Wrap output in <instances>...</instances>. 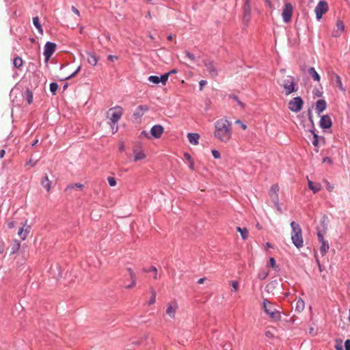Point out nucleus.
<instances>
[{"instance_id": "f257e3e1", "label": "nucleus", "mask_w": 350, "mask_h": 350, "mask_svg": "<svg viewBox=\"0 0 350 350\" xmlns=\"http://www.w3.org/2000/svg\"><path fill=\"white\" fill-rule=\"evenodd\" d=\"M214 136L219 142L227 143L232 137V125L226 118H221L215 123Z\"/></svg>"}, {"instance_id": "f03ea898", "label": "nucleus", "mask_w": 350, "mask_h": 350, "mask_svg": "<svg viewBox=\"0 0 350 350\" xmlns=\"http://www.w3.org/2000/svg\"><path fill=\"white\" fill-rule=\"evenodd\" d=\"M124 113V109L121 106L116 105L109 108L106 112V118L111 126L113 134H115L118 130V123L121 119Z\"/></svg>"}, {"instance_id": "7ed1b4c3", "label": "nucleus", "mask_w": 350, "mask_h": 350, "mask_svg": "<svg viewBox=\"0 0 350 350\" xmlns=\"http://www.w3.org/2000/svg\"><path fill=\"white\" fill-rule=\"evenodd\" d=\"M292 228L291 240L293 243L297 248L301 247L304 245V241L302 238V230L300 226L295 221L291 223Z\"/></svg>"}, {"instance_id": "20e7f679", "label": "nucleus", "mask_w": 350, "mask_h": 350, "mask_svg": "<svg viewBox=\"0 0 350 350\" xmlns=\"http://www.w3.org/2000/svg\"><path fill=\"white\" fill-rule=\"evenodd\" d=\"M263 309L265 312L267 314L271 319L275 321H280L281 315L280 311L267 299H264L263 300Z\"/></svg>"}, {"instance_id": "39448f33", "label": "nucleus", "mask_w": 350, "mask_h": 350, "mask_svg": "<svg viewBox=\"0 0 350 350\" xmlns=\"http://www.w3.org/2000/svg\"><path fill=\"white\" fill-rule=\"evenodd\" d=\"M281 85L283 87L286 96L296 91L294 79L291 76H287L281 83Z\"/></svg>"}, {"instance_id": "423d86ee", "label": "nucleus", "mask_w": 350, "mask_h": 350, "mask_svg": "<svg viewBox=\"0 0 350 350\" xmlns=\"http://www.w3.org/2000/svg\"><path fill=\"white\" fill-rule=\"evenodd\" d=\"M293 9L294 8L290 2L284 3L282 12V16L284 23H289L291 21Z\"/></svg>"}, {"instance_id": "0eeeda50", "label": "nucleus", "mask_w": 350, "mask_h": 350, "mask_svg": "<svg viewBox=\"0 0 350 350\" xmlns=\"http://www.w3.org/2000/svg\"><path fill=\"white\" fill-rule=\"evenodd\" d=\"M304 105L302 98L299 96L295 97L288 102V109L295 113L301 111Z\"/></svg>"}, {"instance_id": "6e6552de", "label": "nucleus", "mask_w": 350, "mask_h": 350, "mask_svg": "<svg viewBox=\"0 0 350 350\" xmlns=\"http://www.w3.org/2000/svg\"><path fill=\"white\" fill-rule=\"evenodd\" d=\"M327 11V3L325 1H319L314 9L317 18L320 20L322 18L323 14H325Z\"/></svg>"}, {"instance_id": "1a4fd4ad", "label": "nucleus", "mask_w": 350, "mask_h": 350, "mask_svg": "<svg viewBox=\"0 0 350 350\" xmlns=\"http://www.w3.org/2000/svg\"><path fill=\"white\" fill-rule=\"evenodd\" d=\"M56 44L51 42H47L44 47V55L45 57V61L47 62L51 55L53 54V53L55 51L56 49Z\"/></svg>"}, {"instance_id": "9d476101", "label": "nucleus", "mask_w": 350, "mask_h": 350, "mask_svg": "<svg viewBox=\"0 0 350 350\" xmlns=\"http://www.w3.org/2000/svg\"><path fill=\"white\" fill-rule=\"evenodd\" d=\"M178 308L176 301H172L169 303L166 308V314L172 319H174L176 317V310Z\"/></svg>"}, {"instance_id": "9b49d317", "label": "nucleus", "mask_w": 350, "mask_h": 350, "mask_svg": "<svg viewBox=\"0 0 350 350\" xmlns=\"http://www.w3.org/2000/svg\"><path fill=\"white\" fill-rule=\"evenodd\" d=\"M345 30V25L342 21L338 20L336 24V27L332 32V36L339 37Z\"/></svg>"}, {"instance_id": "f8f14e48", "label": "nucleus", "mask_w": 350, "mask_h": 350, "mask_svg": "<svg viewBox=\"0 0 350 350\" xmlns=\"http://www.w3.org/2000/svg\"><path fill=\"white\" fill-rule=\"evenodd\" d=\"M204 66H206L207 71L209 72V75L212 77H215L217 75V71L215 67L213 62L210 60L205 61Z\"/></svg>"}, {"instance_id": "ddd939ff", "label": "nucleus", "mask_w": 350, "mask_h": 350, "mask_svg": "<svg viewBox=\"0 0 350 350\" xmlns=\"http://www.w3.org/2000/svg\"><path fill=\"white\" fill-rule=\"evenodd\" d=\"M30 226L27 225L26 222L23 224V227L19 229L18 234L22 240H25L26 239L27 236L30 232Z\"/></svg>"}, {"instance_id": "4468645a", "label": "nucleus", "mask_w": 350, "mask_h": 350, "mask_svg": "<svg viewBox=\"0 0 350 350\" xmlns=\"http://www.w3.org/2000/svg\"><path fill=\"white\" fill-rule=\"evenodd\" d=\"M279 186L278 185H273L270 190V197L271 198L274 204H277L279 200L278 198Z\"/></svg>"}, {"instance_id": "2eb2a0df", "label": "nucleus", "mask_w": 350, "mask_h": 350, "mask_svg": "<svg viewBox=\"0 0 350 350\" xmlns=\"http://www.w3.org/2000/svg\"><path fill=\"white\" fill-rule=\"evenodd\" d=\"M150 133L155 138H159L163 133V127L161 125H154L152 127Z\"/></svg>"}, {"instance_id": "dca6fc26", "label": "nucleus", "mask_w": 350, "mask_h": 350, "mask_svg": "<svg viewBox=\"0 0 350 350\" xmlns=\"http://www.w3.org/2000/svg\"><path fill=\"white\" fill-rule=\"evenodd\" d=\"M320 126L323 129H329L332 126V121L330 118L325 115L323 116L320 120Z\"/></svg>"}, {"instance_id": "f3484780", "label": "nucleus", "mask_w": 350, "mask_h": 350, "mask_svg": "<svg viewBox=\"0 0 350 350\" xmlns=\"http://www.w3.org/2000/svg\"><path fill=\"white\" fill-rule=\"evenodd\" d=\"M187 137H188L189 142L191 144H193V145L198 144L200 135L198 133H188Z\"/></svg>"}, {"instance_id": "a211bd4d", "label": "nucleus", "mask_w": 350, "mask_h": 350, "mask_svg": "<svg viewBox=\"0 0 350 350\" xmlns=\"http://www.w3.org/2000/svg\"><path fill=\"white\" fill-rule=\"evenodd\" d=\"M327 104L326 102L323 100H318L316 104V111L317 113L323 112L326 108Z\"/></svg>"}, {"instance_id": "6ab92c4d", "label": "nucleus", "mask_w": 350, "mask_h": 350, "mask_svg": "<svg viewBox=\"0 0 350 350\" xmlns=\"http://www.w3.org/2000/svg\"><path fill=\"white\" fill-rule=\"evenodd\" d=\"M305 308V303L302 299L299 298L296 300L295 303V310L299 313L302 312Z\"/></svg>"}, {"instance_id": "aec40b11", "label": "nucleus", "mask_w": 350, "mask_h": 350, "mask_svg": "<svg viewBox=\"0 0 350 350\" xmlns=\"http://www.w3.org/2000/svg\"><path fill=\"white\" fill-rule=\"evenodd\" d=\"M308 187L314 193L319 191L321 189V186L319 183H314L311 180H308Z\"/></svg>"}, {"instance_id": "412c9836", "label": "nucleus", "mask_w": 350, "mask_h": 350, "mask_svg": "<svg viewBox=\"0 0 350 350\" xmlns=\"http://www.w3.org/2000/svg\"><path fill=\"white\" fill-rule=\"evenodd\" d=\"M33 24L35 26V27L37 29L38 31L40 34H43V29H42V25L40 23L38 16H35L33 18Z\"/></svg>"}, {"instance_id": "4be33fe9", "label": "nucleus", "mask_w": 350, "mask_h": 350, "mask_svg": "<svg viewBox=\"0 0 350 350\" xmlns=\"http://www.w3.org/2000/svg\"><path fill=\"white\" fill-rule=\"evenodd\" d=\"M41 185L49 191L51 189V181L49 179V177L46 174H45L42 180Z\"/></svg>"}, {"instance_id": "5701e85b", "label": "nucleus", "mask_w": 350, "mask_h": 350, "mask_svg": "<svg viewBox=\"0 0 350 350\" xmlns=\"http://www.w3.org/2000/svg\"><path fill=\"white\" fill-rule=\"evenodd\" d=\"M84 187V185L81 183H75V184H70L68 185L65 189L66 192H69L72 189H81Z\"/></svg>"}, {"instance_id": "b1692460", "label": "nucleus", "mask_w": 350, "mask_h": 350, "mask_svg": "<svg viewBox=\"0 0 350 350\" xmlns=\"http://www.w3.org/2000/svg\"><path fill=\"white\" fill-rule=\"evenodd\" d=\"M308 72L314 81H320V76L313 67L310 68Z\"/></svg>"}, {"instance_id": "393cba45", "label": "nucleus", "mask_w": 350, "mask_h": 350, "mask_svg": "<svg viewBox=\"0 0 350 350\" xmlns=\"http://www.w3.org/2000/svg\"><path fill=\"white\" fill-rule=\"evenodd\" d=\"M278 285V284L276 281H271L266 286V290L269 293H273Z\"/></svg>"}, {"instance_id": "a878e982", "label": "nucleus", "mask_w": 350, "mask_h": 350, "mask_svg": "<svg viewBox=\"0 0 350 350\" xmlns=\"http://www.w3.org/2000/svg\"><path fill=\"white\" fill-rule=\"evenodd\" d=\"M237 230L240 232L241 237L243 239L245 240L248 238V230L246 228H241V227H237Z\"/></svg>"}, {"instance_id": "bb28decb", "label": "nucleus", "mask_w": 350, "mask_h": 350, "mask_svg": "<svg viewBox=\"0 0 350 350\" xmlns=\"http://www.w3.org/2000/svg\"><path fill=\"white\" fill-rule=\"evenodd\" d=\"M134 160L135 161L144 159L146 157V154L143 151H137V150H134Z\"/></svg>"}, {"instance_id": "cd10ccee", "label": "nucleus", "mask_w": 350, "mask_h": 350, "mask_svg": "<svg viewBox=\"0 0 350 350\" xmlns=\"http://www.w3.org/2000/svg\"><path fill=\"white\" fill-rule=\"evenodd\" d=\"M23 64V61L21 57L16 56L13 59L14 67L20 68Z\"/></svg>"}, {"instance_id": "c85d7f7f", "label": "nucleus", "mask_w": 350, "mask_h": 350, "mask_svg": "<svg viewBox=\"0 0 350 350\" xmlns=\"http://www.w3.org/2000/svg\"><path fill=\"white\" fill-rule=\"evenodd\" d=\"M21 247V243L18 241L14 240L11 246V254L16 253Z\"/></svg>"}, {"instance_id": "c756f323", "label": "nucleus", "mask_w": 350, "mask_h": 350, "mask_svg": "<svg viewBox=\"0 0 350 350\" xmlns=\"http://www.w3.org/2000/svg\"><path fill=\"white\" fill-rule=\"evenodd\" d=\"M321 243V246L320 247V252L322 255H325L327 253V252L328 251L329 246L328 243L326 241H322Z\"/></svg>"}, {"instance_id": "7c9ffc66", "label": "nucleus", "mask_w": 350, "mask_h": 350, "mask_svg": "<svg viewBox=\"0 0 350 350\" xmlns=\"http://www.w3.org/2000/svg\"><path fill=\"white\" fill-rule=\"evenodd\" d=\"M148 110V107L146 105H139L136 109V113L138 116H142L144 113Z\"/></svg>"}, {"instance_id": "2f4dec72", "label": "nucleus", "mask_w": 350, "mask_h": 350, "mask_svg": "<svg viewBox=\"0 0 350 350\" xmlns=\"http://www.w3.org/2000/svg\"><path fill=\"white\" fill-rule=\"evenodd\" d=\"M334 77L335 81L336 83V85L338 87V88L341 91L345 92V89L343 87V85H342V81H341V78L338 75H334Z\"/></svg>"}, {"instance_id": "473e14b6", "label": "nucleus", "mask_w": 350, "mask_h": 350, "mask_svg": "<svg viewBox=\"0 0 350 350\" xmlns=\"http://www.w3.org/2000/svg\"><path fill=\"white\" fill-rule=\"evenodd\" d=\"M26 100L29 105H31L33 102V92L29 89H27L25 92Z\"/></svg>"}, {"instance_id": "72a5a7b5", "label": "nucleus", "mask_w": 350, "mask_h": 350, "mask_svg": "<svg viewBox=\"0 0 350 350\" xmlns=\"http://www.w3.org/2000/svg\"><path fill=\"white\" fill-rule=\"evenodd\" d=\"M50 91L52 93L53 95H55L57 90L58 89V84L55 82H53L50 83Z\"/></svg>"}, {"instance_id": "f704fd0d", "label": "nucleus", "mask_w": 350, "mask_h": 350, "mask_svg": "<svg viewBox=\"0 0 350 350\" xmlns=\"http://www.w3.org/2000/svg\"><path fill=\"white\" fill-rule=\"evenodd\" d=\"M144 272L154 271V274L153 275V278H154V280H157L158 279L157 269L155 267L152 266L150 268V269H144Z\"/></svg>"}, {"instance_id": "c9c22d12", "label": "nucleus", "mask_w": 350, "mask_h": 350, "mask_svg": "<svg viewBox=\"0 0 350 350\" xmlns=\"http://www.w3.org/2000/svg\"><path fill=\"white\" fill-rule=\"evenodd\" d=\"M148 81L154 84H158L159 83H161L160 77L158 76H150L148 77Z\"/></svg>"}, {"instance_id": "e433bc0d", "label": "nucleus", "mask_w": 350, "mask_h": 350, "mask_svg": "<svg viewBox=\"0 0 350 350\" xmlns=\"http://www.w3.org/2000/svg\"><path fill=\"white\" fill-rule=\"evenodd\" d=\"M169 76H170V73H165L160 77V81L163 85H165V83L169 78Z\"/></svg>"}, {"instance_id": "4c0bfd02", "label": "nucleus", "mask_w": 350, "mask_h": 350, "mask_svg": "<svg viewBox=\"0 0 350 350\" xmlns=\"http://www.w3.org/2000/svg\"><path fill=\"white\" fill-rule=\"evenodd\" d=\"M151 293H152V295H151V297L150 299V301H148V304L149 305H152V304H154L155 301H156V293H155V291L153 289H152Z\"/></svg>"}, {"instance_id": "58836bf2", "label": "nucleus", "mask_w": 350, "mask_h": 350, "mask_svg": "<svg viewBox=\"0 0 350 350\" xmlns=\"http://www.w3.org/2000/svg\"><path fill=\"white\" fill-rule=\"evenodd\" d=\"M80 69H81V66H79V67L76 69V70H75V72H73L71 75H70L69 76H68V77H65V78H64V79H62L61 80H62V81H64V80L69 79H70V78L73 77H74V76H75V75H76V74H77V73L80 70Z\"/></svg>"}, {"instance_id": "ea45409f", "label": "nucleus", "mask_w": 350, "mask_h": 350, "mask_svg": "<svg viewBox=\"0 0 350 350\" xmlns=\"http://www.w3.org/2000/svg\"><path fill=\"white\" fill-rule=\"evenodd\" d=\"M107 180L111 187H114L116 185V180L113 177H108Z\"/></svg>"}, {"instance_id": "a19ab883", "label": "nucleus", "mask_w": 350, "mask_h": 350, "mask_svg": "<svg viewBox=\"0 0 350 350\" xmlns=\"http://www.w3.org/2000/svg\"><path fill=\"white\" fill-rule=\"evenodd\" d=\"M313 133V140H312V144L314 146H317L318 144H319V139H318V135L314 133V132H312Z\"/></svg>"}, {"instance_id": "79ce46f5", "label": "nucleus", "mask_w": 350, "mask_h": 350, "mask_svg": "<svg viewBox=\"0 0 350 350\" xmlns=\"http://www.w3.org/2000/svg\"><path fill=\"white\" fill-rule=\"evenodd\" d=\"M244 18L245 19H250V8L247 7L246 5H245V13H244Z\"/></svg>"}, {"instance_id": "37998d69", "label": "nucleus", "mask_w": 350, "mask_h": 350, "mask_svg": "<svg viewBox=\"0 0 350 350\" xmlns=\"http://www.w3.org/2000/svg\"><path fill=\"white\" fill-rule=\"evenodd\" d=\"M230 284L233 288L234 291L237 292L239 289V283L237 281H231Z\"/></svg>"}, {"instance_id": "c03bdc74", "label": "nucleus", "mask_w": 350, "mask_h": 350, "mask_svg": "<svg viewBox=\"0 0 350 350\" xmlns=\"http://www.w3.org/2000/svg\"><path fill=\"white\" fill-rule=\"evenodd\" d=\"M185 53L186 57L188 59H189L190 60H191V61H195L196 60V57H195V56L192 53H189L187 51H186L185 52Z\"/></svg>"}, {"instance_id": "a18cd8bd", "label": "nucleus", "mask_w": 350, "mask_h": 350, "mask_svg": "<svg viewBox=\"0 0 350 350\" xmlns=\"http://www.w3.org/2000/svg\"><path fill=\"white\" fill-rule=\"evenodd\" d=\"M97 63V59L96 56L92 55L91 59L89 58V64H92L93 66H95Z\"/></svg>"}, {"instance_id": "49530a36", "label": "nucleus", "mask_w": 350, "mask_h": 350, "mask_svg": "<svg viewBox=\"0 0 350 350\" xmlns=\"http://www.w3.org/2000/svg\"><path fill=\"white\" fill-rule=\"evenodd\" d=\"M212 154L215 159H219L221 157L220 152L216 150H212Z\"/></svg>"}, {"instance_id": "de8ad7c7", "label": "nucleus", "mask_w": 350, "mask_h": 350, "mask_svg": "<svg viewBox=\"0 0 350 350\" xmlns=\"http://www.w3.org/2000/svg\"><path fill=\"white\" fill-rule=\"evenodd\" d=\"M131 280H132L131 283H130L129 285L126 286H125L126 288H133V287H134L135 286V284H136V278H131Z\"/></svg>"}, {"instance_id": "09e8293b", "label": "nucleus", "mask_w": 350, "mask_h": 350, "mask_svg": "<svg viewBox=\"0 0 350 350\" xmlns=\"http://www.w3.org/2000/svg\"><path fill=\"white\" fill-rule=\"evenodd\" d=\"M267 275H268V272L263 271L258 274V278L260 280H264L267 277Z\"/></svg>"}, {"instance_id": "8fccbe9b", "label": "nucleus", "mask_w": 350, "mask_h": 350, "mask_svg": "<svg viewBox=\"0 0 350 350\" xmlns=\"http://www.w3.org/2000/svg\"><path fill=\"white\" fill-rule=\"evenodd\" d=\"M235 124H240L241 125V127L243 129V130H245L247 129V126L246 124H243L241 120H237L235 122Z\"/></svg>"}, {"instance_id": "3c124183", "label": "nucleus", "mask_w": 350, "mask_h": 350, "mask_svg": "<svg viewBox=\"0 0 350 350\" xmlns=\"http://www.w3.org/2000/svg\"><path fill=\"white\" fill-rule=\"evenodd\" d=\"M345 350H350V340L347 339L345 342Z\"/></svg>"}, {"instance_id": "603ef678", "label": "nucleus", "mask_w": 350, "mask_h": 350, "mask_svg": "<svg viewBox=\"0 0 350 350\" xmlns=\"http://www.w3.org/2000/svg\"><path fill=\"white\" fill-rule=\"evenodd\" d=\"M269 265L272 267V268H275V260L273 258H270L269 259Z\"/></svg>"}, {"instance_id": "864d4df0", "label": "nucleus", "mask_w": 350, "mask_h": 350, "mask_svg": "<svg viewBox=\"0 0 350 350\" xmlns=\"http://www.w3.org/2000/svg\"><path fill=\"white\" fill-rule=\"evenodd\" d=\"M36 163H37V161H33V160L31 159H30L29 160V161L27 162L26 165H29L33 167V166L36 165Z\"/></svg>"}, {"instance_id": "5fc2aeb1", "label": "nucleus", "mask_w": 350, "mask_h": 350, "mask_svg": "<svg viewBox=\"0 0 350 350\" xmlns=\"http://www.w3.org/2000/svg\"><path fill=\"white\" fill-rule=\"evenodd\" d=\"M127 271L129 273V275H130L131 278H135V273L131 268H128Z\"/></svg>"}, {"instance_id": "6e6d98bb", "label": "nucleus", "mask_w": 350, "mask_h": 350, "mask_svg": "<svg viewBox=\"0 0 350 350\" xmlns=\"http://www.w3.org/2000/svg\"><path fill=\"white\" fill-rule=\"evenodd\" d=\"M323 163H328L329 164H332V161L329 157H326L323 159Z\"/></svg>"}, {"instance_id": "4d7b16f0", "label": "nucleus", "mask_w": 350, "mask_h": 350, "mask_svg": "<svg viewBox=\"0 0 350 350\" xmlns=\"http://www.w3.org/2000/svg\"><path fill=\"white\" fill-rule=\"evenodd\" d=\"M118 59V57L112 55H109L108 56V60L111 62H114L115 60Z\"/></svg>"}, {"instance_id": "13d9d810", "label": "nucleus", "mask_w": 350, "mask_h": 350, "mask_svg": "<svg viewBox=\"0 0 350 350\" xmlns=\"http://www.w3.org/2000/svg\"><path fill=\"white\" fill-rule=\"evenodd\" d=\"M207 83L206 81L205 80H202L200 81V90H202L203 87Z\"/></svg>"}, {"instance_id": "bf43d9fd", "label": "nucleus", "mask_w": 350, "mask_h": 350, "mask_svg": "<svg viewBox=\"0 0 350 350\" xmlns=\"http://www.w3.org/2000/svg\"><path fill=\"white\" fill-rule=\"evenodd\" d=\"M317 237H318V239H319V241H320V242H322V241H325V240H324V239H323V234H321L320 232H319V233L317 234Z\"/></svg>"}, {"instance_id": "052dcab7", "label": "nucleus", "mask_w": 350, "mask_h": 350, "mask_svg": "<svg viewBox=\"0 0 350 350\" xmlns=\"http://www.w3.org/2000/svg\"><path fill=\"white\" fill-rule=\"evenodd\" d=\"M184 157H185V158L187 160H188L189 161H192L191 156H190L188 153H185V154H184Z\"/></svg>"}, {"instance_id": "680f3d73", "label": "nucleus", "mask_w": 350, "mask_h": 350, "mask_svg": "<svg viewBox=\"0 0 350 350\" xmlns=\"http://www.w3.org/2000/svg\"><path fill=\"white\" fill-rule=\"evenodd\" d=\"M275 204V208H277V210L280 212V213H282V208L279 205V200L278 201L277 204Z\"/></svg>"}, {"instance_id": "e2e57ef3", "label": "nucleus", "mask_w": 350, "mask_h": 350, "mask_svg": "<svg viewBox=\"0 0 350 350\" xmlns=\"http://www.w3.org/2000/svg\"><path fill=\"white\" fill-rule=\"evenodd\" d=\"M189 168L191 170H194V163L193 161H189Z\"/></svg>"}, {"instance_id": "0e129e2a", "label": "nucleus", "mask_w": 350, "mask_h": 350, "mask_svg": "<svg viewBox=\"0 0 350 350\" xmlns=\"http://www.w3.org/2000/svg\"><path fill=\"white\" fill-rule=\"evenodd\" d=\"M8 227L9 228H12L14 227V221H10L8 224Z\"/></svg>"}, {"instance_id": "69168bd1", "label": "nucleus", "mask_w": 350, "mask_h": 350, "mask_svg": "<svg viewBox=\"0 0 350 350\" xmlns=\"http://www.w3.org/2000/svg\"><path fill=\"white\" fill-rule=\"evenodd\" d=\"M314 328L313 327H310V329H309V334L312 335V336H315L316 333H314Z\"/></svg>"}, {"instance_id": "338daca9", "label": "nucleus", "mask_w": 350, "mask_h": 350, "mask_svg": "<svg viewBox=\"0 0 350 350\" xmlns=\"http://www.w3.org/2000/svg\"><path fill=\"white\" fill-rule=\"evenodd\" d=\"M72 10L73 11L74 13H75L76 14L79 15V10L74 6L72 7Z\"/></svg>"}, {"instance_id": "774afa93", "label": "nucleus", "mask_w": 350, "mask_h": 350, "mask_svg": "<svg viewBox=\"0 0 350 350\" xmlns=\"http://www.w3.org/2000/svg\"><path fill=\"white\" fill-rule=\"evenodd\" d=\"M335 348L337 349V350H342V346L341 345H336L335 346Z\"/></svg>"}]
</instances>
